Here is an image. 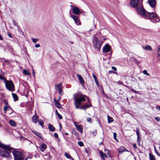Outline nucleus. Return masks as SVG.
Wrapping results in <instances>:
<instances>
[{"label": "nucleus", "instance_id": "nucleus-1", "mask_svg": "<svg viewBox=\"0 0 160 160\" xmlns=\"http://www.w3.org/2000/svg\"><path fill=\"white\" fill-rule=\"evenodd\" d=\"M73 99L74 104L76 109L85 110L92 106L88 97L80 93L74 94L73 95Z\"/></svg>", "mask_w": 160, "mask_h": 160}, {"label": "nucleus", "instance_id": "nucleus-2", "mask_svg": "<svg viewBox=\"0 0 160 160\" xmlns=\"http://www.w3.org/2000/svg\"><path fill=\"white\" fill-rule=\"evenodd\" d=\"M99 34L100 33H96L93 36L92 41L94 46L98 50H100L102 43V42L98 38V36Z\"/></svg>", "mask_w": 160, "mask_h": 160}, {"label": "nucleus", "instance_id": "nucleus-3", "mask_svg": "<svg viewBox=\"0 0 160 160\" xmlns=\"http://www.w3.org/2000/svg\"><path fill=\"white\" fill-rule=\"evenodd\" d=\"M147 16H148V18L145 19H149L154 23H156L160 21L159 18L158 16L153 12H148Z\"/></svg>", "mask_w": 160, "mask_h": 160}, {"label": "nucleus", "instance_id": "nucleus-4", "mask_svg": "<svg viewBox=\"0 0 160 160\" xmlns=\"http://www.w3.org/2000/svg\"><path fill=\"white\" fill-rule=\"evenodd\" d=\"M137 12L138 14L143 18L145 19L148 18L147 14L148 12L144 9L142 5L137 8Z\"/></svg>", "mask_w": 160, "mask_h": 160}, {"label": "nucleus", "instance_id": "nucleus-5", "mask_svg": "<svg viewBox=\"0 0 160 160\" xmlns=\"http://www.w3.org/2000/svg\"><path fill=\"white\" fill-rule=\"evenodd\" d=\"M5 86L6 88L9 91H12L14 90L13 83L11 81H7L5 82Z\"/></svg>", "mask_w": 160, "mask_h": 160}, {"label": "nucleus", "instance_id": "nucleus-6", "mask_svg": "<svg viewBox=\"0 0 160 160\" xmlns=\"http://www.w3.org/2000/svg\"><path fill=\"white\" fill-rule=\"evenodd\" d=\"M142 5V2L140 1H130V5L132 7L136 8L140 7Z\"/></svg>", "mask_w": 160, "mask_h": 160}, {"label": "nucleus", "instance_id": "nucleus-7", "mask_svg": "<svg viewBox=\"0 0 160 160\" xmlns=\"http://www.w3.org/2000/svg\"><path fill=\"white\" fill-rule=\"evenodd\" d=\"M70 16L71 17L73 18L76 24L78 25H80L81 24V22L77 16L73 15H71Z\"/></svg>", "mask_w": 160, "mask_h": 160}, {"label": "nucleus", "instance_id": "nucleus-8", "mask_svg": "<svg viewBox=\"0 0 160 160\" xmlns=\"http://www.w3.org/2000/svg\"><path fill=\"white\" fill-rule=\"evenodd\" d=\"M55 86L56 90L58 91V93L59 94L62 95V83H60L58 84H56Z\"/></svg>", "mask_w": 160, "mask_h": 160}, {"label": "nucleus", "instance_id": "nucleus-9", "mask_svg": "<svg viewBox=\"0 0 160 160\" xmlns=\"http://www.w3.org/2000/svg\"><path fill=\"white\" fill-rule=\"evenodd\" d=\"M72 12L76 15H78L80 12L79 9L77 7H74L72 8Z\"/></svg>", "mask_w": 160, "mask_h": 160}, {"label": "nucleus", "instance_id": "nucleus-10", "mask_svg": "<svg viewBox=\"0 0 160 160\" xmlns=\"http://www.w3.org/2000/svg\"><path fill=\"white\" fill-rule=\"evenodd\" d=\"M111 49L110 46L108 44H107L103 48V51L105 52H108Z\"/></svg>", "mask_w": 160, "mask_h": 160}, {"label": "nucleus", "instance_id": "nucleus-11", "mask_svg": "<svg viewBox=\"0 0 160 160\" xmlns=\"http://www.w3.org/2000/svg\"><path fill=\"white\" fill-rule=\"evenodd\" d=\"M39 148L40 150L41 151H42V152H43L47 148V146L46 145L43 143L39 147Z\"/></svg>", "mask_w": 160, "mask_h": 160}, {"label": "nucleus", "instance_id": "nucleus-12", "mask_svg": "<svg viewBox=\"0 0 160 160\" xmlns=\"http://www.w3.org/2000/svg\"><path fill=\"white\" fill-rule=\"evenodd\" d=\"M76 75L78 78V80H79L80 83L82 85H84L85 83V82L84 81L82 77L78 74H77Z\"/></svg>", "mask_w": 160, "mask_h": 160}, {"label": "nucleus", "instance_id": "nucleus-13", "mask_svg": "<svg viewBox=\"0 0 160 160\" xmlns=\"http://www.w3.org/2000/svg\"><path fill=\"white\" fill-rule=\"evenodd\" d=\"M32 122L35 123H36L37 122H38V116L35 114L32 117Z\"/></svg>", "mask_w": 160, "mask_h": 160}, {"label": "nucleus", "instance_id": "nucleus-14", "mask_svg": "<svg viewBox=\"0 0 160 160\" xmlns=\"http://www.w3.org/2000/svg\"><path fill=\"white\" fill-rule=\"evenodd\" d=\"M148 2L150 6L152 8L154 7L156 3V1H148Z\"/></svg>", "mask_w": 160, "mask_h": 160}, {"label": "nucleus", "instance_id": "nucleus-15", "mask_svg": "<svg viewBox=\"0 0 160 160\" xmlns=\"http://www.w3.org/2000/svg\"><path fill=\"white\" fill-rule=\"evenodd\" d=\"M142 47L143 49L147 51H151L152 50L151 47L149 45H147L144 46H142Z\"/></svg>", "mask_w": 160, "mask_h": 160}, {"label": "nucleus", "instance_id": "nucleus-16", "mask_svg": "<svg viewBox=\"0 0 160 160\" xmlns=\"http://www.w3.org/2000/svg\"><path fill=\"white\" fill-rule=\"evenodd\" d=\"M48 127L49 130L52 131L54 132L55 130V128L54 127L52 124H48Z\"/></svg>", "mask_w": 160, "mask_h": 160}, {"label": "nucleus", "instance_id": "nucleus-17", "mask_svg": "<svg viewBox=\"0 0 160 160\" xmlns=\"http://www.w3.org/2000/svg\"><path fill=\"white\" fill-rule=\"evenodd\" d=\"M54 104L56 107H57L58 108H62V106L55 99H54Z\"/></svg>", "mask_w": 160, "mask_h": 160}, {"label": "nucleus", "instance_id": "nucleus-18", "mask_svg": "<svg viewBox=\"0 0 160 160\" xmlns=\"http://www.w3.org/2000/svg\"><path fill=\"white\" fill-rule=\"evenodd\" d=\"M76 128L77 130L78 131L80 132H82V128L81 125H78V126H77V127Z\"/></svg>", "mask_w": 160, "mask_h": 160}, {"label": "nucleus", "instance_id": "nucleus-19", "mask_svg": "<svg viewBox=\"0 0 160 160\" xmlns=\"http://www.w3.org/2000/svg\"><path fill=\"white\" fill-rule=\"evenodd\" d=\"M32 132L34 133L37 136L41 138L42 135L40 132L35 131H32Z\"/></svg>", "mask_w": 160, "mask_h": 160}, {"label": "nucleus", "instance_id": "nucleus-20", "mask_svg": "<svg viewBox=\"0 0 160 160\" xmlns=\"http://www.w3.org/2000/svg\"><path fill=\"white\" fill-rule=\"evenodd\" d=\"M92 77H93V78H94V79L95 81V82L96 83L97 85L98 86H99L98 82V80L97 79L96 76L94 74H92Z\"/></svg>", "mask_w": 160, "mask_h": 160}, {"label": "nucleus", "instance_id": "nucleus-21", "mask_svg": "<svg viewBox=\"0 0 160 160\" xmlns=\"http://www.w3.org/2000/svg\"><path fill=\"white\" fill-rule=\"evenodd\" d=\"M99 153L101 157L103 159H104V158L107 157V155L105 154L102 151H100Z\"/></svg>", "mask_w": 160, "mask_h": 160}, {"label": "nucleus", "instance_id": "nucleus-22", "mask_svg": "<svg viewBox=\"0 0 160 160\" xmlns=\"http://www.w3.org/2000/svg\"><path fill=\"white\" fill-rule=\"evenodd\" d=\"M9 124L12 126H16V123L13 120H10L9 122Z\"/></svg>", "mask_w": 160, "mask_h": 160}, {"label": "nucleus", "instance_id": "nucleus-23", "mask_svg": "<svg viewBox=\"0 0 160 160\" xmlns=\"http://www.w3.org/2000/svg\"><path fill=\"white\" fill-rule=\"evenodd\" d=\"M5 104H6V105L3 108V110L4 111L5 113L8 110V109L9 108H10V106L8 105L7 103H5Z\"/></svg>", "mask_w": 160, "mask_h": 160}, {"label": "nucleus", "instance_id": "nucleus-24", "mask_svg": "<svg viewBox=\"0 0 160 160\" xmlns=\"http://www.w3.org/2000/svg\"><path fill=\"white\" fill-rule=\"evenodd\" d=\"M23 74H24L25 75H31L30 73L28 72V71L26 69H24L23 70Z\"/></svg>", "mask_w": 160, "mask_h": 160}, {"label": "nucleus", "instance_id": "nucleus-25", "mask_svg": "<svg viewBox=\"0 0 160 160\" xmlns=\"http://www.w3.org/2000/svg\"><path fill=\"white\" fill-rule=\"evenodd\" d=\"M107 117L108 119V122L109 123H110L113 122V119L112 117L109 116L108 115V116Z\"/></svg>", "mask_w": 160, "mask_h": 160}, {"label": "nucleus", "instance_id": "nucleus-26", "mask_svg": "<svg viewBox=\"0 0 160 160\" xmlns=\"http://www.w3.org/2000/svg\"><path fill=\"white\" fill-rule=\"evenodd\" d=\"M12 94L13 97L14 99V100L15 101H16L18 100V97L16 94L12 93Z\"/></svg>", "mask_w": 160, "mask_h": 160}, {"label": "nucleus", "instance_id": "nucleus-27", "mask_svg": "<svg viewBox=\"0 0 160 160\" xmlns=\"http://www.w3.org/2000/svg\"><path fill=\"white\" fill-rule=\"evenodd\" d=\"M150 160H156L154 156L151 153H149Z\"/></svg>", "mask_w": 160, "mask_h": 160}, {"label": "nucleus", "instance_id": "nucleus-28", "mask_svg": "<svg viewBox=\"0 0 160 160\" xmlns=\"http://www.w3.org/2000/svg\"><path fill=\"white\" fill-rule=\"evenodd\" d=\"M65 156L68 159H72V158L71 156V155L67 153H65Z\"/></svg>", "mask_w": 160, "mask_h": 160}, {"label": "nucleus", "instance_id": "nucleus-29", "mask_svg": "<svg viewBox=\"0 0 160 160\" xmlns=\"http://www.w3.org/2000/svg\"><path fill=\"white\" fill-rule=\"evenodd\" d=\"M32 40L34 43H36L38 41V39L37 38H32Z\"/></svg>", "mask_w": 160, "mask_h": 160}, {"label": "nucleus", "instance_id": "nucleus-30", "mask_svg": "<svg viewBox=\"0 0 160 160\" xmlns=\"http://www.w3.org/2000/svg\"><path fill=\"white\" fill-rule=\"evenodd\" d=\"M136 134L137 135L138 138H140V134L139 132V130L138 128H136Z\"/></svg>", "mask_w": 160, "mask_h": 160}, {"label": "nucleus", "instance_id": "nucleus-31", "mask_svg": "<svg viewBox=\"0 0 160 160\" xmlns=\"http://www.w3.org/2000/svg\"><path fill=\"white\" fill-rule=\"evenodd\" d=\"M120 149L121 150H122V151H120L119 150V153H121V152H124V151H125V150H126V148H125L124 147H121L120 148Z\"/></svg>", "mask_w": 160, "mask_h": 160}, {"label": "nucleus", "instance_id": "nucleus-32", "mask_svg": "<svg viewBox=\"0 0 160 160\" xmlns=\"http://www.w3.org/2000/svg\"><path fill=\"white\" fill-rule=\"evenodd\" d=\"M143 73L144 75H146L147 76L150 75V74L148 73V72L146 70H144L143 71Z\"/></svg>", "mask_w": 160, "mask_h": 160}, {"label": "nucleus", "instance_id": "nucleus-33", "mask_svg": "<svg viewBox=\"0 0 160 160\" xmlns=\"http://www.w3.org/2000/svg\"><path fill=\"white\" fill-rule=\"evenodd\" d=\"M137 143L138 145L140 146V138H138L137 140Z\"/></svg>", "mask_w": 160, "mask_h": 160}, {"label": "nucleus", "instance_id": "nucleus-34", "mask_svg": "<svg viewBox=\"0 0 160 160\" xmlns=\"http://www.w3.org/2000/svg\"><path fill=\"white\" fill-rule=\"evenodd\" d=\"M78 145L80 147H82L83 146V143L82 141H79L78 142Z\"/></svg>", "mask_w": 160, "mask_h": 160}, {"label": "nucleus", "instance_id": "nucleus-35", "mask_svg": "<svg viewBox=\"0 0 160 160\" xmlns=\"http://www.w3.org/2000/svg\"><path fill=\"white\" fill-rule=\"evenodd\" d=\"M113 138L117 142H118L117 139V134L116 132H114L113 134Z\"/></svg>", "mask_w": 160, "mask_h": 160}, {"label": "nucleus", "instance_id": "nucleus-36", "mask_svg": "<svg viewBox=\"0 0 160 160\" xmlns=\"http://www.w3.org/2000/svg\"><path fill=\"white\" fill-rule=\"evenodd\" d=\"M39 124L42 127V128H44L43 122L42 121H40L39 122Z\"/></svg>", "mask_w": 160, "mask_h": 160}, {"label": "nucleus", "instance_id": "nucleus-37", "mask_svg": "<svg viewBox=\"0 0 160 160\" xmlns=\"http://www.w3.org/2000/svg\"><path fill=\"white\" fill-rule=\"evenodd\" d=\"M97 133V131L95 130L92 132V135L94 136H95Z\"/></svg>", "mask_w": 160, "mask_h": 160}, {"label": "nucleus", "instance_id": "nucleus-38", "mask_svg": "<svg viewBox=\"0 0 160 160\" xmlns=\"http://www.w3.org/2000/svg\"><path fill=\"white\" fill-rule=\"evenodd\" d=\"M154 150H155V152H156V153L157 154V155L158 156L160 157V154L158 152V151H157V150H156V147L155 146H154Z\"/></svg>", "mask_w": 160, "mask_h": 160}, {"label": "nucleus", "instance_id": "nucleus-39", "mask_svg": "<svg viewBox=\"0 0 160 160\" xmlns=\"http://www.w3.org/2000/svg\"><path fill=\"white\" fill-rule=\"evenodd\" d=\"M87 122H89L90 123H92V119L90 118H88L87 119Z\"/></svg>", "mask_w": 160, "mask_h": 160}, {"label": "nucleus", "instance_id": "nucleus-40", "mask_svg": "<svg viewBox=\"0 0 160 160\" xmlns=\"http://www.w3.org/2000/svg\"><path fill=\"white\" fill-rule=\"evenodd\" d=\"M131 90L135 93L140 94L139 92V91H136L133 89Z\"/></svg>", "mask_w": 160, "mask_h": 160}, {"label": "nucleus", "instance_id": "nucleus-41", "mask_svg": "<svg viewBox=\"0 0 160 160\" xmlns=\"http://www.w3.org/2000/svg\"><path fill=\"white\" fill-rule=\"evenodd\" d=\"M158 54L159 56L160 57V47H159L158 48V50L157 51Z\"/></svg>", "mask_w": 160, "mask_h": 160}, {"label": "nucleus", "instance_id": "nucleus-42", "mask_svg": "<svg viewBox=\"0 0 160 160\" xmlns=\"http://www.w3.org/2000/svg\"><path fill=\"white\" fill-rule=\"evenodd\" d=\"M57 116L58 118L61 119H62V116L58 113H57Z\"/></svg>", "mask_w": 160, "mask_h": 160}, {"label": "nucleus", "instance_id": "nucleus-43", "mask_svg": "<svg viewBox=\"0 0 160 160\" xmlns=\"http://www.w3.org/2000/svg\"><path fill=\"white\" fill-rule=\"evenodd\" d=\"M155 119L158 122L160 121V118L159 117H156L155 118Z\"/></svg>", "mask_w": 160, "mask_h": 160}, {"label": "nucleus", "instance_id": "nucleus-44", "mask_svg": "<svg viewBox=\"0 0 160 160\" xmlns=\"http://www.w3.org/2000/svg\"><path fill=\"white\" fill-rule=\"evenodd\" d=\"M0 79L1 80H4L5 82V81L7 80L5 78H4L3 77L1 76L0 77Z\"/></svg>", "mask_w": 160, "mask_h": 160}, {"label": "nucleus", "instance_id": "nucleus-45", "mask_svg": "<svg viewBox=\"0 0 160 160\" xmlns=\"http://www.w3.org/2000/svg\"><path fill=\"white\" fill-rule=\"evenodd\" d=\"M54 135L55 137L56 138H58V135L57 133H54Z\"/></svg>", "mask_w": 160, "mask_h": 160}, {"label": "nucleus", "instance_id": "nucleus-46", "mask_svg": "<svg viewBox=\"0 0 160 160\" xmlns=\"http://www.w3.org/2000/svg\"><path fill=\"white\" fill-rule=\"evenodd\" d=\"M105 151L107 153L108 155H110V152L109 150L108 149H105Z\"/></svg>", "mask_w": 160, "mask_h": 160}, {"label": "nucleus", "instance_id": "nucleus-47", "mask_svg": "<svg viewBox=\"0 0 160 160\" xmlns=\"http://www.w3.org/2000/svg\"><path fill=\"white\" fill-rule=\"evenodd\" d=\"M112 68L114 71H117V68L114 67H113V66H112Z\"/></svg>", "mask_w": 160, "mask_h": 160}, {"label": "nucleus", "instance_id": "nucleus-48", "mask_svg": "<svg viewBox=\"0 0 160 160\" xmlns=\"http://www.w3.org/2000/svg\"><path fill=\"white\" fill-rule=\"evenodd\" d=\"M35 47L36 48L40 47V45L39 44H37L35 45Z\"/></svg>", "mask_w": 160, "mask_h": 160}, {"label": "nucleus", "instance_id": "nucleus-49", "mask_svg": "<svg viewBox=\"0 0 160 160\" xmlns=\"http://www.w3.org/2000/svg\"><path fill=\"white\" fill-rule=\"evenodd\" d=\"M133 146L136 149L137 148V146L135 144H133Z\"/></svg>", "mask_w": 160, "mask_h": 160}, {"label": "nucleus", "instance_id": "nucleus-50", "mask_svg": "<svg viewBox=\"0 0 160 160\" xmlns=\"http://www.w3.org/2000/svg\"><path fill=\"white\" fill-rule=\"evenodd\" d=\"M156 108L159 110H160V106H157L156 107Z\"/></svg>", "mask_w": 160, "mask_h": 160}, {"label": "nucleus", "instance_id": "nucleus-51", "mask_svg": "<svg viewBox=\"0 0 160 160\" xmlns=\"http://www.w3.org/2000/svg\"><path fill=\"white\" fill-rule=\"evenodd\" d=\"M74 124L75 125V126L76 127V128L77 127V126H78V125L77 124V123L76 122H74Z\"/></svg>", "mask_w": 160, "mask_h": 160}, {"label": "nucleus", "instance_id": "nucleus-52", "mask_svg": "<svg viewBox=\"0 0 160 160\" xmlns=\"http://www.w3.org/2000/svg\"><path fill=\"white\" fill-rule=\"evenodd\" d=\"M32 73H33V76H35V72H34V70L33 69H32Z\"/></svg>", "mask_w": 160, "mask_h": 160}, {"label": "nucleus", "instance_id": "nucleus-53", "mask_svg": "<svg viewBox=\"0 0 160 160\" xmlns=\"http://www.w3.org/2000/svg\"><path fill=\"white\" fill-rule=\"evenodd\" d=\"M113 71H112V70H111V71H109V72H108V73H113Z\"/></svg>", "mask_w": 160, "mask_h": 160}, {"label": "nucleus", "instance_id": "nucleus-54", "mask_svg": "<svg viewBox=\"0 0 160 160\" xmlns=\"http://www.w3.org/2000/svg\"><path fill=\"white\" fill-rule=\"evenodd\" d=\"M20 138L21 139H26L25 138L23 137L22 136Z\"/></svg>", "mask_w": 160, "mask_h": 160}, {"label": "nucleus", "instance_id": "nucleus-55", "mask_svg": "<svg viewBox=\"0 0 160 160\" xmlns=\"http://www.w3.org/2000/svg\"><path fill=\"white\" fill-rule=\"evenodd\" d=\"M8 36L9 37H12L11 35L10 34H8Z\"/></svg>", "mask_w": 160, "mask_h": 160}, {"label": "nucleus", "instance_id": "nucleus-56", "mask_svg": "<svg viewBox=\"0 0 160 160\" xmlns=\"http://www.w3.org/2000/svg\"><path fill=\"white\" fill-rule=\"evenodd\" d=\"M2 37L1 36V35H0V40H2Z\"/></svg>", "mask_w": 160, "mask_h": 160}, {"label": "nucleus", "instance_id": "nucleus-57", "mask_svg": "<svg viewBox=\"0 0 160 160\" xmlns=\"http://www.w3.org/2000/svg\"><path fill=\"white\" fill-rule=\"evenodd\" d=\"M65 134L66 135H68V134L67 133V132H65Z\"/></svg>", "mask_w": 160, "mask_h": 160}, {"label": "nucleus", "instance_id": "nucleus-58", "mask_svg": "<svg viewBox=\"0 0 160 160\" xmlns=\"http://www.w3.org/2000/svg\"><path fill=\"white\" fill-rule=\"evenodd\" d=\"M60 97H59V98H58V100H59V101H60Z\"/></svg>", "mask_w": 160, "mask_h": 160}, {"label": "nucleus", "instance_id": "nucleus-59", "mask_svg": "<svg viewBox=\"0 0 160 160\" xmlns=\"http://www.w3.org/2000/svg\"><path fill=\"white\" fill-rule=\"evenodd\" d=\"M61 125H60V130H61Z\"/></svg>", "mask_w": 160, "mask_h": 160}, {"label": "nucleus", "instance_id": "nucleus-60", "mask_svg": "<svg viewBox=\"0 0 160 160\" xmlns=\"http://www.w3.org/2000/svg\"><path fill=\"white\" fill-rule=\"evenodd\" d=\"M56 112L57 114V113H58V111H57V110H56Z\"/></svg>", "mask_w": 160, "mask_h": 160}, {"label": "nucleus", "instance_id": "nucleus-61", "mask_svg": "<svg viewBox=\"0 0 160 160\" xmlns=\"http://www.w3.org/2000/svg\"><path fill=\"white\" fill-rule=\"evenodd\" d=\"M71 160H74L73 158H72Z\"/></svg>", "mask_w": 160, "mask_h": 160}, {"label": "nucleus", "instance_id": "nucleus-62", "mask_svg": "<svg viewBox=\"0 0 160 160\" xmlns=\"http://www.w3.org/2000/svg\"><path fill=\"white\" fill-rule=\"evenodd\" d=\"M138 78L140 80H142L140 78Z\"/></svg>", "mask_w": 160, "mask_h": 160}, {"label": "nucleus", "instance_id": "nucleus-63", "mask_svg": "<svg viewBox=\"0 0 160 160\" xmlns=\"http://www.w3.org/2000/svg\"><path fill=\"white\" fill-rule=\"evenodd\" d=\"M29 142H30L31 143H32V142L31 141H29Z\"/></svg>", "mask_w": 160, "mask_h": 160}]
</instances>
